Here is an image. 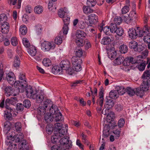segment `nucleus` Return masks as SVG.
Returning <instances> with one entry per match:
<instances>
[{
    "label": "nucleus",
    "mask_w": 150,
    "mask_h": 150,
    "mask_svg": "<svg viewBox=\"0 0 150 150\" xmlns=\"http://www.w3.org/2000/svg\"><path fill=\"white\" fill-rule=\"evenodd\" d=\"M96 3V0H87V5L89 7L94 6Z\"/></svg>",
    "instance_id": "42"
},
{
    "label": "nucleus",
    "mask_w": 150,
    "mask_h": 150,
    "mask_svg": "<svg viewBox=\"0 0 150 150\" xmlns=\"http://www.w3.org/2000/svg\"><path fill=\"white\" fill-rule=\"evenodd\" d=\"M139 30H137L136 28H131L129 29L128 31V33L130 38L132 39H134L137 38L138 33L137 31Z\"/></svg>",
    "instance_id": "15"
},
{
    "label": "nucleus",
    "mask_w": 150,
    "mask_h": 150,
    "mask_svg": "<svg viewBox=\"0 0 150 150\" xmlns=\"http://www.w3.org/2000/svg\"><path fill=\"white\" fill-rule=\"evenodd\" d=\"M145 91L142 89L141 88H137L135 90V94L137 96H139L141 98H142L143 96L144 92Z\"/></svg>",
    "instance_id": "28"
},
{
    "label": "nucleus",
    "mask_w": 150,
    "mask_h": 150,
    "mask_svg": "<svg viewBox=\"0 0 150 150\" xmlns=\"http://www.w3.org/2000/svg\"><path fill=\"white\" fill-rule=\"evenodd\" d=\"M46 129L48 134H51L53 130V127L51 124L47 125L46 127Z\"/></svg>",
    "instance_id": "45"
},
{
    "label": "nucleus",
    "mask_w": 150,
    "mask_h": 150,
    "mask_svg": "<svg viewBox=\"0 0 150 150\" xmlns=\"http://www.w3.org/2000/svg\"><path fill=\"white\" fill-rule=\"evenodd\" d=\"M115 33L118 35L121 36L123 34L124 30L121 27H118L117 28Z\"/></svg>",
    "instance_id": "48"
},
{
    "label": "nucleus",
    "mask_w": 150,
    "mask_h": 150,
    "mask_svg": "<svg viewBox=\"0 0 150 150\" xmlns=\"http://www.w3.org/2000/svg\"><path fill=\"white\" fill-rule=\"evenodd\" d=\"M42 58V54L40 52L38 53L35 59L38 61H41Z\"/></svg>",
    "instance_id": "62"
},
{
    "label": "nucleus",
    "mask_w": 150,
    "mask_h": 150,
    "mask_svg": "<svg viewBox=\"0 0 150 150\" xmlns=\"http://www.w3.org/2000/svg\"><path fill=\"white\" fill-rule=\"evenodd\" d=\"M33 99H36L37 103H41L37 109L38 113L40 115H44L46 112L47 108L50 104L51 100L45 98L43 95H37V93L34 95Z\"/></svg>",
    "instance_id": "1"
},
{
    "label": "nucleus",
    "mask_w": 150,
    "mask_h": 150,
    "mask_svg": "<svg viewBox=\"0 0 150 150\" xmlns=\"http://www.w3.org/2000/svg\"><path fill=\"white\" fill-rule=\"evenodd\" d=\"M10 123L8 122H5L4 123V131H7L6 133L8 132V131H9L11 129V127L9 126Z\"/></svg>",
    "instance_id": "61"
},
{
    "label": "nucleus",
    "mask_w": 150,
    "mask_h": 150,
    "mask_svg": "<svg viewBox=\"0 0 150 150\" xmlns=\"http://www.w3.org/2000/svg\"><path fill=\"white\" fill-rule=\"evenodd\" d=\"M5 92L8 96L15 95V94L13 93L14 89L10 86L6 87L5 89Z\"/></svg>",
    "instance_id": "30"
},
{
    "label": "nucleus",
    "mask_w": 150,
    "mask_h": 150,
    "mask_svg": "<svg viewBox=\"0 0 150 150\" xmlns=\"http://www.w3.org/2000/svg\"><path fill=\"white\" fill-rule=\"evenodd\" d=\"M17 102V98L16 97H11L10 99H7L5 101V104L6 106H8V104L14 105Z\"/></svg>",
    "instance_id": "21"
},
{
    "label": "nucleus",
    "mask_w": 150,
    "mask_h": 150,
    "mask_svg": "<svg viewBox=\"0 0 150 150\" xmlns=\"http://www.w3.org/2000/svg\"><path fill=\"white\" fill-rule=\"evenodd\" d=\"M50 112V113H46L44 116V120L47 123H50L51 122L54 118L53 115L52 114L51 112Z\"/></svg>",
    "instance_id": "20"
},
{
    "label": "nucleus",
    "mask_w": 150,
    "mask_h": 150,
    "mask_svg": "<svg viewBox=\"0 0 150 150\" xmlns=\"http://www.w3.org/2000/svg\"><path fill=\"white\" fill-rule=\"evenodd\" d=\"M28 52L31 56H34L36 54L37 50L35 47L31 45L29 48L28 49Z\"/></svg>",
    "instance_id": "22"
},
{
    "label": "nucleus",
    "mask_w": 150,
    "mask_h": 150,
    "mask_svg": "<svg viewBox=\"0 0 150 150\" xmlns=\"http://www.w3.org/2000/svg\"><path fill=\"white\" fill-rule=\"evenodd\" d=\"M71 62L73 67L74 70L76 71H79L81 69V64L82 60L79 57H73L71 58Z\"/></svg>",
    "instance_id": "6"
},
{
    "label": "nucleus",
    "mask_w": 150,
    "mask_h": 150,
    "mask_svg": "<svg viewBox=\"0 0 150 150\" xmlns=\"http://www.w3.org/2000/svg\"><path fill=\"white\" fill-rule=\"evenodd\" d=\"M66 13H67V10L65 8H60L58 10V13L59 17L61 18L64 16L65 14Z\"/></svg>",
    "instance_id": "24"
},
{
    "label": "nucleus",
    "mask_w": 150,
    "mask_h": 150,
    "mask_svg": "<svg viewBox=\"0 0 150 150\" xmlns=\"http://www.w3.org/2000/svg\"><path fill=\"white\" fill-rule=\"evenodd\" d=\"M60 143L64 150L69 149L72 146L71 142L69 140V137L67 136L61 139Z\"/></svg>",
    "instance_id": "7"
},
{
    "label": "nucleus",
    "mask_w": 150,
    "mask_h": 150,
    "mask_svg": "<svg viewBox=\"0 0 150 150\" xmlns=\"http://www.w3.org/2000/svg\"><path fill=\"white\" fill-rule=\"evenodd\" d=\"M63 18V20L64 25L63 27L62 31H60V35H61L63 34H67L69 30L68 25L69 24L70 21V18L67 16H64Z\"/></svg>",
    "instance_id": "8"
},
{
    "label": "nucleus",
    "mask_w": 150,
    "mask_h": 150,
    "mask_svg": "<svg viewBox=\"0 0 150 150\" xmlns=\"http://www.w3.org/2000/svg\"><path fill=\"white\" fill-rule=\"evenodd\" d=\"M62 146H60L58 145H55L52 147L51 149V150H61V149L62 150Z\"/></svg>",
    "instance_id": "63"
},
{
    "label": "nucleus",
    "mask_w": 150,
    "mask_h": 150,
    "mask_svg": "<svg viewBox=\"0 0 150 150\" xmlns=\"http://www.w3.org/2000/svg\"><path fill=\"white\" fill-rule=\"evenodd\" d=\"M138 44L135 41H132L130 42L129 44V46L130 48H133L134 50L137 48Z\"/></svg>",
    "instance_id": "43"
},
{
    "label": "nucleus",
    "mask_w": 150,
    "mask_h": 150,
    "mask_svg": "<svg viewBox=\"0 0 150 150\" xmlns=\"http://www.w3.org/2000/svg\"><path fill=\"white\" fill-rule=\"evenodd\" d=\"M144 33L146 35L150 36V27H148L146 24L143 28Z\"/></svg>",
    "instance_id": "36"
},
{
    "label": "nucleus",
    "mask_w": 150,
    "mask_h": 150,
    "mask_svg": "<svg viewBox=\"0 0 150 150\" xmlns=\"http://www.w3.org/2000/svg\"><path fill=\"white\" fill-rule=\"evenodd\" d=\"M23 105L21 103H18L17 104L16 109L19 111H22L24 108Z\"/></svg>",
    "instance_id": "53"
},
{
    "label": "nucleus",
    "mask_w": 150,
    "mask_h": 150,
    "mask_svg": "<svg viewBox=\"0 0 150 150\" xmlns=\"http://www.w3.org/2000/svg\"><path fill=\"white\" fill-rule=\"evenodd\" d=\"M25 91L27 97L32 99L34 98V95L36 93L35 91H34L32 87L30 86L25 88Z\"/></svg>",
    "instance_id": "13"
},
{
    "label": "nucleus",
    "mask_w": 150,
    "mask_h": 150,
    "mask_svg": "<svg viewBox=\"0 0 150 150\" xmlns=\"http://www.w3.org/2000/svg\"><path fill=\"white\" fill-rule=\"evenodd\" d=\"M54 125L56 132L51 137V141L53 143L58 142V141H59V139L61 137L67 133L68 128L67 125H65V127H62V124L59 123L55 124Z\"/></svg>",
    "instance_id": "2"
},
{
    "label": "nucleus",
    "mask_w": 150,
    "mask_h": 150,
    "mask_svg": "<svg viewBox=\"0 0 150 150\" xmlns=\"http://www.w3.org/2000/svg\"><path fill=\"white\" fill-rule=\"evenodd\" d=\"M136 28L137 30H139V31H137V33H138V35L137 36H139V37H141L143 36L144 35H145V34L144 33L143 29L142 30H141L140 29V28L139 27H137Z\"/></svg>",
    "instance_id": "59"
},
{
    "label": "nucleus",
    "mask_w": 150,
    "mask_h": 150,
    "mask_svg": "<svg viewBox=\"0 0 150 150\" xmlns=\"http://www.w3.org/2000/svg\"><path fill=\"white\" fill-rule=\"evenodd\" d=\"M83 11L85 14H88L92 13L93 12V10L88 6H84L83 7Z\"/></svg>",
    "instance_id": "31"
},
{
    "label": "nucleus",
    "mask_w": 150,
    "mask_h": 150,
    "mask_svg": "<svg viewBox=\"0 0 150 150\" xmlns=\"http://www.w3.org/2000/svg\"><path fill=\"white\" fill-rule=\"evenodd\" d=\"M118 27L115 24L111 23L110 26V30L112 33H115Z\"/></svg>",
    "instance_id": "40"
},
{
    "label": "nucleus",
    "mask_w": 150,
    "mask_h": 150,
    "mask_svg": "<svg viewBox=\"0 0 150 150\" xmlns=\"http://www.w3.org/2000/svg\"><path fill=\"white\" fill-rule=\"evenodd\" d=\"M129 8L128 6H125L121 10L122 13L123 14H125L129 11Z\"/></svg>",
    "instance_id": "55"
},
{
    "label": "nucleus",
    "mask_w": 150,
    "mask_h": 150,
    "mask_svg": "<svg viewBox=\"0 0 150 150\" xmlns=\"http://www.w3.org/2000/svg\"><path fill=\"white\" fill-rule=\"evenodd\" d=\"M6 108L8 111L9 113L11 114L12 117V116H16V115L17 114L16 113H17V112L15 111V110L14 109H12L8 106H6Z\"/></svg>",
    "instance_id": "41"
},
{
    "label": "nucleus",
    "mask_w": 150,
    "mask_h": 150,
    "mask_svg": "<svg viewBox=\"0 0 150 150\" xmlns=\"http://www.w3.org/2000/svg\"><path fill=\"white\" fill-rule=\"evenodd\" d=\"M43 65L46 67H49L51 65L52 63L50 59L47 58L44 59L42 61Z\"/></svg>",
    "instance_id": "35"
},
{
    "label": "nucleus",
    "mask_w": 150,
    "mask_h": 150,
    "mask_svg": "<svg viewBox=\"0 0 150 150\" xmlns=\"http://www.w3.org/2000/svg\"><path fill=\"white\" fill-rule=\"evenodd\" d=\"M103 32L105 33L106 35H110V32H109L110 30V26H106L105 27L103 28Z\"/></svg>",
    "instance_id": "57"
},
{
    "label": "nucleus",
    "mask_w": 150,
    "mask_h": 150,
    "mask_svg": "<svg viewBox=\"0 0 150 150\" xmlns=\"http://www.w3.org/2000/svg\"><path fill=\"white\" fill-rule=\"evenodd\" d=\"M22 42L23 45L26 47L28 48L31 46L30 45V43L28 40L27 38H23L22 40Z\"/></svg>",
    "instance_id": "47"
},
{
    "label": "nucleus",
    "mask_w": 150,
    "mask_h": 150,
    "mask_svg": "<svg viewBox=\"0 0 150 150\" xmlns=\"http://www.w3.org/2000/svg\"><path fill=\"white\" fill-rule=\"evenodd\" d=\"M11 43L13 46H16L18 44L17 38L15 37H12L11 38Z\"/></svg>",
    "instance_id": "56"
},
{
    "label": "nucleus",
    "mask_w": 150,
    "mask_h": 150,
    "mask_svg": "<svg viewBox=\"0 0 150 150\" xmlns=\"http://www.w3.org/2000/svg\"><path fill=\"white\" fill-rule=\"evenodd\" d=\"M29 16L26 14H25L22 17V21L25 23H27L28 22Z\"/></svg>",
    "instance_id": "58"
},
{
    "label": "nucleus",
    "mask_w": 150,
    "mask_h": 150,
    "mask_svg": "<svg viewBox=\"0 0 150 150\" xmlns=\"http://www.w3.org/2000/svg\"><path fill=\"white\" fill-rule=\"evenodd\" d=\"M60 65L61 69L67 70L70 68V63L67 59H65L61 61Z\"/></svg>",
    "instance_id": "16"
},
{
    "label": "nucleus",
    "mask_w": 150,
    "mask_h": 150,
    "mask_svg": "<svg viewBox=\"0 0 150 150\" xmlns=\"http://www.w3.org/2000/svg\"><path fill=\"white\" fill-rule=\"evenodd\" d=\"M66 35L67 34H63L62 35H60V31L59 36L56 37L55 38V43L57 44H61L62 42V39L64 40L66 38Z\"/></svg>",
    "instance_id": "18"
},
{
    "label": "nucleus",
    "mask_w": 150,
    "mask_h": 150,
    "mask_svg": "<svg viewBox=\"0 0 150 150\" xmlns=\"http://www.w3.org/2000/svg\"><path fill=\"white\" fill-rule=\"evenodd\" d=\"M43 11V7L42 6L40 5L36 6L34 8V11L35 12L38 14H40L42 13Z\"/></svg>",
    "instance_id": "38"
},
{
    "label": "nucleus",
    "mask_w": 150,
    "mask_h": 150,
    "mask_svg": "<svg viewBox=\"0 0 150 150\" xmlns=\"http://www.w3.org/2000/svg\"><path fill=\"white\" fill-rule=\"evenodd\" d=\"M6 20H4L1 23V29L2 32L4 34L7 33L9 30V23L6 22H5Z\"/></svg>",
    "instance_id": "17"
},
{
    "label": "nucleus",
    "mask_w": 150,
    "mask_h": 150,
    "mask_svg": "<svg viewBox=\"0 0 150 150\" xmlns=\"http://www.w3.org/2000/svg\"><path fill=\"white\" fill-rule=\"evenodd\" d=\"M76 43L78 46H83L84 44L83 39L85 38L86 34L83 31L78 30L76 32Z\"/></svg>",
    "instance_id": "4"
},
{
    "label": "nucleus",
    "mask_w": 150,
    "mask_h": 150,
    "mask_svg": "<svg viewBox=\"0 0 150 150\" xmlns=\"http://www.w3.org/2000/svg\"><path fill=\"white\" fill-rule=\"evenodd\" d=\"M137 66H138L137 67L139 71H143L145 69L146 64L144 63H142Z\"/></svg>",
    "instance_id": "54"
},
{
    "label": "nucleus",
    "mask_w": 150,
    "mask_h": 150,
    "mask_svg": "<svg viewBox=\"0 0 150 150\" xmlns=\"http://www.w3.org/2000/svg\"><path fill=\"white\" fill-rule=\"evenodd\" d=\"M127 93L130 96H133L135 94V91L131 87H128L126 89Z\"/></svg>",
    "instance_id": "39"
},
{
    "label": "nucleus",
    "mask_w": 150,
    "mask_h": 150,
    "mask_svg": "<svg viewBox=\"0 0 150 150\" xmlns=\"http://www.w3.org/2000/svg\"><path fill=\"white\" fill-rule=\"evenodd\" d=\"M20 65V61L18 56L15 57L13 65L16 68L19 67Z\"/></svg>",
    "instance_id": "37"
},
{
    "label": "nucleus",
    "mask_w": 150,
    "mask_h": 150,
    "mask_svg": "<svg viewBox=\"0 0 150 150\" xmlns=\"http://www.w3.org/2000/svg\"><path fill=\"white\" fill-rule=\"evenodd\" d=\"M13 140H10L8 139L5 141V144L8 146L7 150H17V145L13 143Z\"/></svg>",
    "instance_id": "12"
},
{
    "label": "nucleus",
    "mask_w": 150,
    "mask_h": 150,
    "mask_svg": "<svg viewBox=\"0 0 150 150\" xmlns=\"http://www.w3.org/2000/svg\"><path fill=\"white\" fill-rule=\"evenodd\" d=\"M19 78L20 81H16L14 83L16 90L18 91V93L24 91L27 83L25 73H20Z\"/></svg>",
    "instance_id": "3"
},
{
    "label": "nucleus",
    "mask_w": 150,
    "mask_h": 150,
    "mask_svg": "<svg viewBox=\"0 0 150 150\" xmlns=\"http://www.w3.org/2000/svg\"><path fill=\"white\" fill-rule=\"evenodd\" d=\"M111 39L110 37L108 36H106L104 37L101 41V43L104 45H107L109 44L111 41Z\"/></svg>",
    "instance_id": "29"
},
{
    "label": "nucleus",
    "mask_w": 150,
    "mask_h": 150,
    "mask_svg": "<svg viewBox=\"0 0 150 150\" xmlns=\"http://www.w3.org/2000/svg\"><path fill=\"white\" fill-rule=\"evenodd\" d=\"M143 81L142 83L140 86V88L144 91H146L148 90L149 85L146 83L144 82L143 79Z\"/></svg>",
    "instance_id": "46"
},
{
    "label": "nucleus",
    "mask_w": 150,
    "mask_h": 150,
    "mask_svg": "<svg viewBox=\"0 0 150 150\" xmlns=\"http://www.w3.org/2000/svg\"><path fill=\"white\" fill-rule=\"evenodd\" d=\"M124 57L122 56H120L116 58L114 61L113 62L115 65H119L122 63H123Z\"/></svg>",
    "instance_id": "23"
},
{
    "label": "nucleus",
    "mask_w": 150,
    "mask_h": 150,
    "mask_svg": "<svg viewBox=\"0 0 150 150\" xmlns=\"http://www.w3.org/2000/svg\"><path fill=\"white\" fill-rule=\"evenodd\" d=\"M89 25L90 26L93 24H96L98 21V17L96 14L92 13L88 16Z\"/></svg>",
    "instance_id": "14"
},
{
    "label": "nucleus",
    "mask_w": 150,
    "mask_h": 150,
    "mask_svg": "<svg viewBox=\"0 0 150 150\" xmlns=\"http://www.w3.org/2000/svg\"><path fill=\"white\" fill-rule=\"evenodd\" d=\"M55 47L54 44H52L51 43L48 41H44L41 44V49L44 51H47L50 49H53Z\"/></svg>",
    "instance_id": "10"
},
{
    "label": "nucleus",
    "mask_w": 150,
    "mask_h": 150,
    "mask_svg": "<svg viewBox=\"0 0 150 150\" xmlns=\"http://www.w3.org/2000/svg\"><path fill=\"white\" fill-rule=\"evenodd\" d=\"M129 16L130 17V20L136 19L137 17V15L135 11L133 10L131 11L129 15Z\"/></svg>",
    "instance_id": "49"
},
{
    "label": "nucleus",
    "mask_w": 150,
    "mask_h": 150,
    "mask_svg": "<svg viewBox=\"0 0 150 150\" xmlns=\"http://www.w3.org/2000/svg\"><path fill=\"white\" fill-rule=\"evenodd\" d=\"M81 46H78L76 47L74 50V52L76 56L73 57H79L80 58L83 55V51L81 48L80 47Z\"/></svg>",
    "instance_id": "19"
},
{
    "label": "nucleus",
    "mask_w": 150,
    "mask_h": 150,
    "mask_svg": "<svg viewBox=\"0 0 150 150\" xmlns=\"http://www.w3.org/2000/svg\"><path fill=\"white\" fill-rule=\"evenodd\" d=\"M137 60L134 59V58L132 57H127L125 59H124L123 64V65L125 66V68L126 69V70H125V71H129V69L127 67L126 68L125 67L126 66L127 67L129 66L130 64L131 63L132 64H133L137 63Z\"/></svg>",
    "instance_id": "9"
},
{
    "label": "nucleus",
    "mask_w": 150,
    "mask_h": 150,
    "mask_svg": "<svg viewBox=\"0 0 150 150\" xmlns=\"http://www.w3.org/2000/svg\"><path fill=\"white\" fill-rule=\"evenodd\" d=\"M125 123V121L124 119L120 118L118 121V126L120 127H123Z\"/></svg>",
    "instance_id": "60"
},
{
    "label": "nucleus",
    "mask_w": 150,
    "mask_h": 150,
    "mask_svg": "<svg viewBox=\"0 0 150 150\" xmlns=\"http://www.w3.org/2000/svg\"><path fill=\"white\" fill-rule=\"evenodd\" d=\"M22 150H28L29 149L28 144L26 143L25 140H24L21 143Z\"/></svg>",
    "instance_id": "44"
},
{
    "label": "nucleus",
    "mask_w": 150,
    "mask_h": 150,
    "mask_svg": "<svg viewBox=\"0 0 150 150\" xmlns=\"http://www.w3.org/2000/svg\"><path fill=\"white\" fill-rule=\"evenodd\" d=\"M20 33L23 35H25L27 32V28L24 25H21L19 28Z\"/></svg>",
    "instance_id": "33"
},
{
    "label": "nucleus",
    "mask_w": 150,
    "mask_h": 150,
    "mask_svg": "<svg viewBox=\"0 0 150 150\" xmlns=\"http://www.w3.org/2000/svg\"><path fill=\"white\" fill-rule=\"evenodd\" d=\"M4 117L5 119L6 120H11L12 118L11 114L9 113L7 109L4 112Z\"/></svg>",
    "instance_id": "34"
},
{
    "label": "nucleus",
    "mask_w": 150,
    "mask_h": 150,
    "mask_svg": "<svg viewBox=\"0 0 150 150\" xmlns=\"http://www.w3.org/2000/svg\"><path fill=\"white\" fill-rule=\"evenodd\" d=\"M61 67H59V66H54L52 69V72L54 74H56L58 73L59 74L62 72Z\"/></svg>",
    "instance_id": "26"
},
{
    "label": "nucleus",
    "mask_w": 150,
    "mask_h": 150,
    "mask_svg": "<svg viewBox=\"0 0 150 150\" xmlns=\"http://www.w3.org/2000/svg\"><path fill=\"white\" fill-rule=\"evenodd\" d=\"M23 105L24 107L27 108H29L31 106V103L29 100H24L23 102Z\"/></svg>",
    "instance_id": "52"
},
{
    "label": "nucleus",
    "mask_w": 150,
    "mask_h": 150,
    "mask_svg": "<svg viewBox=\"0 0 150 150\" xmlns=\"http://www.w3.org/2000/svg\"><path fill=\"white\" fill-rule=\"evenodd\" d=\"M6 79L8 82L11 85H14L15 78L14 74L11 71H7L6 72Z\"/></svg>",
    "instance_id": "11"
},
{
    "label": "nucleus",
    "mask_w": 150,
    "mask_h": 150,
    "mask_svg": "<svg viewBox=\"0 0 150 150\" xmlns=\"http://www.w3.org/2000/svg\"><path fill=\"white\" fill-rule=\"evenodd\" d=\"M106 127L105 126L104 129L103 131V137H107L109 135V130L106 129Z\"/></svg>",
    "instance_id": "51"
},
{
    "label": "nucleus",
    "mask_w": 150,
    "mask_h": 150,
    "mask_svg": "<svg viewBox=\"0 0 150 150\" xmlns=\"http://www.w3.org/2000/svg\"><path fill=\"white\" fill-rule=\"evenodd\" d=\"M50 112H51L52 114L53 115L54 118L56 122L62 121L63 120L62 113L60 112L57 106L55 105H52L50 109Z\"/></svg>",
    "instance_id": "5"
},
{
    "label": "nucleus",
    "mask_w": 150,
    "mask_h": 150,
    "mask_svg": "<svg viewBox=\"0 0 150 150\" xmlns=\"http://www.w3.org/2000/svg\"><path fill=\"white\" fill-rule=\"evenodd\" d=\"M106 99V104L108 106L107 107L108 108V109H109V108H112L114 106L115 103L114 100L110 97H107Z\"/></svg>",
    "instance_id": "25"
},
{
    "label": "nucleus",
    "mask_w": 150,
    "mask_h": 150,
    "mask_svg": "<svg viewBox=\"0 0 150 150\" xmlns=\"http://www.w3.org/2000/svg\"><path fill=\"white\" fill-rule=\"evenodd\" d=\"M114 24H115L116 25H119L122 23V18L120 17H116L114 19Z\"/></svg>",
    "instance_id": "50"
},
{
    "label": "nucleus",
    "mask_w": 150,
    "mask_h": 150,
    "mask_svg": "<svg viewBox=\"0 0 150 150\" xmlns=\"http://www.w3.org/2000/svg\"><path fill=\"white\" fill-rule=\"evenodd\" d=\"M147 71H146L144 72L142 76V78H145L146 76L149 77L150 76V69Z\"/></svg>",
    "instance_id": "64"
},
{
    "label": "nucleus",
    "mask_w": 150,
    "mask_h": 150,
    "mask_svg": "<svg viewBox=\"0 0 150 150\" xmlns=\"http://www.w3.org/2000/svg\"><path fill=\"white\" fill-rule=\"evenodd\" d=\"M128 48L126 45L123 44L120 46L119 47L120 51L121 53L125 54L127 53L128 51Z\"/></svg>",
    "instance_id": "32"
},
{
    "label": "nucleus",
    "mask_w": 150,
    "mask_h": 150,
    "mask_svg": "<svg viewBox=\"0 0 150 150\" xmlns=\"http://www.w3.org/2000/svg\"><path fill=\"white\" fill-rule=\"evenodd\" d=\"M117 91L116 90L111 91L109 93V97L110 98L115 99L119 97Z\"/></svg>",
    "instance_id": "27"
}]
</instances>
